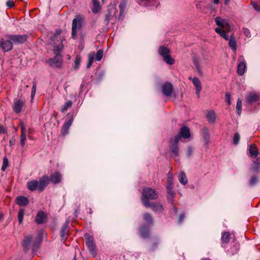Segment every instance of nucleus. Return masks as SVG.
<instances>
[{
    "label": "nucleus",
    "instance_id": "nucleus-1",
    "mask_svg": "<svg viewBox=\"0 0 260 260\" xmlns=\"http://www.w3.org/2000/svg\"><path fill=\"white\" fill-rule=\"evenodd\" d=\"M63 32L61 29L58 28L51 37V44H52L55 56L46 60L50 67L61 69L63 64V56L59 53L63 48V41L65 40L60 35Z\"/></svg>",
    "mask_w": 260,
    "mask_h": 260
},
{
    "label": "nucleus",
    "instance_id": "nucleus-2",
    "mask_svg": "<svg viewBox=\"0 0 260 260\" xmlns=\"http://www.w3.org/2000/svg\"><path fill=\"white\" fill-rule=\"evenodd\" d=\"M191 137L189 128L187 126H183L180 128L179 133L174 137L169 139V148L172 153V156L177 161V157L179 156V142L182 138L184 139H188Z\"/></svg>",
    "mask_w": 260,
    "mask_h": 260
},
{
    "label": "nucleus",
    "instance_id": "nucleus-3",
    "mask_svg": "<svg viewBox=\"0 0 260 260\" xmlns=\"http://www.w3.org/2000/svg\"><path fill=\"white\" fill-rule=\"evenodd\" d=\"M141 201L144 206H148L151 202L150 200H153L157 198L156 191L151 187L144 188L142 192Z\"/></svg>",
    "mask_w": 260,
    "mask_h": 260
},
{
    "label": "nucleus",
    "instance_id": "nucleus-4",
    "mask_svg": "<svg viewBox=\"0 0 260 260\" xmlns=\"http://www.w3.org/2000/svg\"><path fill=\"white\" fill-rule=\"evenodd\" d=\"M84 21V17L82 15L78 14L73 19L72 25L71 38L76 39L77 31L82 29Z\"/></svg>",
    "mask_w": 260,
    "mask_h": 260
},
{
    "label": "nucleus",
    "instance_id": "nucleus-5",
    "mask_svg": "<svg viewBox=\"0 0 260 260\" xmlns=\"http://www.w3.org/2000/svg\"><path fill=\"white\" fill-rule=\"evenodd\" d=\"M173 177L172 174L171 176H168L166 182L167 190V199L168 203L173 204L174 202V198L176 193L173 190Z\"/></svg>",
    "mask_w": 260,
    "mask_h": 260
},
{
    "label": "nucleus",
    "instance_id": "nucleus-6",
    "mask_svg": "<svg viewBox=\"0 0 260 260\" xmlns=\"http://www.w3.org/2000/svg\"><path fill=\"white\" fill-rule=\"evenodd\" d=\"M85 244L88 248L89 251L95 257L97 255V248L94 238L88 233H85L84 236Z\"/></svg>",
    "mask_w": 260,
    "mask_h": 260
},
{
    "label": "nucleus",
    "instance_id": "nucleus-7",
    "mask_svg": "<svg viewBox=\"0 0 260 260\" xmlns=\"http://www.w3.org/2000/svg\"><path fill=\"white\" fill-rule=\"evenodd\" d=\"M5 37L10 40L13 43V45H19L24 44L27 40L28 36L27 34L21 35L8 34L6 35Z\"/></svg>",
    "mask_w": 260,
    "mask_h": 260
},
{
    "label": "nucleus",
    "instance_id": "nucleus-8",
    "mask_svg": "<svg viewBox=\"0 0 260 260\" xmlns=\"http://www.w3.org/2000/svg\"><path fill=\"white\" fill-rule=\"evenodd\" d=\"M254 103L260 104V95L253 92H249L245 97V105L248 107Z\"/></svg>",
    "mask_w": 260,
    "mask_h": 260
},
{
    "label": "nucleus",
    "instance_id": "nucleus-9",
    "mask_svg": "<svg viewBox=\"0 0 260 260\" xmlns=\"http://www.w3.org/2000/svg\"><path fill=\"white\" fill-rule=\"evenodd\" d=\"M67 116L69 117V119L64 122L61 129V133L63 136L67 134L69 129L73 122L74 113L73 112H69Z\"/></svg>",
    "mask_w": 260,
    "mask_h": 260
},
{
    "label": "nucleus",
    "instance_id": "nucleus-10",
    "mask_svg": "<svg viewBox=\"0 0 260 260\" xmlns=\"http://www.w3.org/2000/svg\"><path fill=\"white\" fill-rule=\"evenodd\" d=\"M138 231L141 238L147 239L150 236V226L149 224H142L139 226Z\"/></svg>",
    "mask_w": 260,
    "mask_h": 260
},
{
    "label": "nucleus",
    "instance_id": "nucleus-11",
    "mask_svg": "<svg viewBox=\"0 0 260 260\" xmlns=\"http://www.w3.org/2000/svg\"><path fill=\"white\" fill-rule=\"evenodd\" d=\"M35 221L38 225L46 223L47 221L46 213L43 211H39L36 215Z\"/></svg>",
    "mask_w": 260,
    "mask_h": 260
},
{
    "label": "nucleus",
    "instance_id": "nucleus-12",
    "mask_svg": "<svg viewBox=\"0 0 260 260\" xmlns=\"http://www.w3.org/2000/svg\"><path fill=\"white\" fill-rule=\"evenodd\" d=\"M13 45L12 41L8 39L5 40L2 38L0 40V48L3 50V52H6L13 49Z\"/></svg>",
    "mask_w": 260,
    "mask_h": 260
},
{
    "label": "nucleus",
    "instance_id": "nucleus-13",
    "mask_svg": "<svg viewBox=\"0 0 260 260\" xmlns=\"http://www.w3.org/2000/svg\"><path fill=\"white\" fill-rule=\"evenodd\" d=\"M162 93L166 96H170L172 95L173 91V86L169 82H165L161 86Z\"/></svg>",
    "mask_w": 260,
    "mask_h": 260
},
{
    "label": "nucleus",
    "instance_id": "nucleus-14",
    "mask_svg": "<svg viewBox=\"0 0 260 260\" xmlns=\"http://www.w3.org/2000/svg\"><path fill=\"white\" fill-rule=\"evenodd\" d=\"M117 10L115 8H109L104 16V23L108 25L109 22L116 15Z\"/></svg>",
    "mask_w": 260,
    "mask_h": 260
},
{
    "label": "nucleus",
    "instance_id": "nucleus-15",
    "mask_svg": "<svg viewBox=\"0 0 260 260\" xmlns=\"http://www.w3.org/2000/svg\"><path fill=\"white\" fill-rule=\"evenodd\" d=\"M39 191L43 192L49 183V178L46 175H43L39 179Z\"/></svg>",
    "mask_w": 260,
    "mask_h": 260
},
{
    "label": "nucleus",
    "instance_id": "nucleus-16",
    "mask_svg": "<svg viewBox=\"0 0 260 260\" xmlns=\"http://www.w3.org/2000/svg\"><path fill=\"white\" fill-rule=\"evenodd\" d=\"M25 104V100L22 99L14 100L12 106L13 110L17 114L20 113Z\"/></svg>",
    "mask_w": 260,
    "mask_h": 260
},
{
    "label": "nucleus",
    "instance_id": "nucleus-17",
    "mask_svg": "<svg viewBox=\"0 0 260 260\" xmlns=\"http://www.w3.org/2000/svg\"><path fill=\"white\" fill-rule=\"evenodd\" d=\"M69 221H66L61 228L60 236L61 240L65 241L67 239L68 236L69 235Z\"/></svg>",
    "mask_w": 260,
    "mask_h": 260
},
{
    "label": "nucleus",
    "instance_id": "nucleus-18",
    "mask_svg": "<svg viewBox=\"0 0 260 260\" xmlns=\"http://www.w3.org/2000/svg\"><path fill=\"white\" fill-rule=\"evenodd\" d=\"M32 239L33 236L31 235L24 236L22 241V246L24 251L27 252L29 249L30 244L32 242Z\"/></svg>",
    "mask_w": 260,
    "mask_h": 260
},
{
    "label": "nucleus",
    "instance_id": "nucleus-19",
    "mask_svg": "<svg viewBox=\"0 0 260 260\" xmlns=\"http://www.w3.org/2000/svg\"><path fill=\"white\" fill-rule=\"evenodd\" d=\"M146 208H151L152 211L154 212L162 213L164 210L163 206L159 203L150 202L148 206H145Z\"/></svg>",
    "mask_w": 260,
    "mask_h": 260
},
{
    "label": "nucleus",
    "instance_id": "nucleus-20",
    "mask_svg": "<svg viewBox=\"0 0 260 260\" xmlns=\"http://www.w3.org/2000/svg\"><path fill=\"white\" fill-rule=\"evenodd\" d=\"M21 129V134L20 135V145L22 147H24L26 139V127L23 121H21L19 123Z\"/></svg>",
    "mask_w": 260,
    "mask_h": 260
},
{
    "label": "nucleus",
    "instance_id": "nucleus-21",
    "mask_svg": "<svg viewBox=\"0 0 260 260\" xmlns=\"http://www.w3.org/2000/svg\"><path fill=\"white\" fill-rule=\"evenodd\" d=\"M61 174L58 172H56L50 175L49 177V181H51L53 184H56L61 182Z\"/></svg>",
    "mask_w": 260,
    "mask_h": 260
},
{
    "label": "nucleus",
    "instance_id": "nucleus-22",
    "mask_svg": "<svg viewBox=\"0 0 260 260\" xmlns=\"http://www.w3.org/2000/svg\"><path fill=\"white\" fill-rule=\"evenodd\" d=\"M240 245L239 243H236L231 246L230 248L227 250V254L230 256H233L238 253L240 250Z\"/></svg>",
    "mask_w": 260,
    "mask_h": 260
},
{
    "label": "nucleus",
    "instance_id": "nucleus-23",
    "mask_svg": "<svg viewBox=\"0 0 260 260\" xmlns=\"http://www.w3.org/2000/svg\"><path fill=\"white\" fill-rule=\"evenodd\" d=\"M27 188L31 191H34L38 189L39 190V182L37 180H32L27 182Z\"/></svg>",
    "mask_w": 260,
    "mask_h": 260
},
{
    "label": "nucleus",
    "instance_id": "nucleus-24",
    "mask_svg": "<svg viewBox=\"0 0 260 260\" xmlns=\"http://www.w3.org/2000/svg\"><path fill=\"white\" fill-rule=\"evenodd\" d=\"M192 83L196 87V92L198 98L200 96V92L202 90L201 83L199 79L197 77H194L192 79Z\"/></svg>",
    "mask_w": 260,
    "mask_h": 260
},
{
    "label": "nucleus",
    "instance_id": "nucleus-25",
    "mask_svg": "<svg viewBox=\"0 0 260 260\" xmlns=\"http://www.w3.org/2000/svg\"><path fill=\"white\" fill-rule=\"evenodd\" d=\"M16 203L20 206H26L29 204V201L26 197L20 196L16 198Z\"/></svg>",
    "mask_w": 260,
    "mask_h": 260
},
{
    "label": "nucleus",
    "instance_id": "nucleus-26",
    "mask_svg": "<svg viewBox=\"0 0 260 260\" xmlns=\"http://www.w3.org/2000/svg\"><path fill=\"white\" fill-rule=\"evenodd\" d=\"M202 138L206 145H208L210 141V135L208 128L207 127H204L202 131Z\"/></svg>",
    "mask_w": 260,
    "mask_h": 260
},
{
    "label": "nucleus",
    "instance_id": "nucleus-27",
    "mask_svg": "<svg viewBox=\"0 0 260 260\" xmlns=\"http://www.w3.org/2000/svg\"><path fill=\"white\" fill-rule=\"evenodd\" d=\"M158 54L160 55L164 59L165 58V56H167L170 54L171 50L168 47H165L164 46H160L158 49Z\"/></svg>",
    "mask_w": 260,
    "mask_h": 260
},
{
    "label": "nucleus",
    "instance_id": "nucleus-28",
    "mask_svg": "<svg viewBox=\"0 0 260 260\" xmlns=\"http://www.w3.org/2000/svg\"><path fill=\"white\" fill-rule=\"evenodd\" d=\"M229 46L234 52L237 50V42L234 34H232L229 38Z\"/></svg>",
    "mask_w": 260,
    "mask_h": 260
},
{
    "label": "nucleus",
    "instance_id": "nucleus-29",
    "mask_svg": "<svg viewBox=\"0 0 260 260\" xmlns=\"http://www.w3.org/2000/svg\"><path fill=\"white\" fill-rule=\"evenodd\" d=\"M249 154L252 158H255L258 154L257 147L255 145H251L248 149Z\"/></svg>",
    "mask_w": 260,
    "mask_h": 260
},
{
    "label": "nucleus",
    "instance_id": "nucleus-30",
    "mask_svg": "<svg viewBox=\"0 0 260 260\" xmlns=\"http://www.w3.org/2000/svg\"><path fill=\"white\" fill-rule=\"evenodd\" d=\"M206 118L209 123H213L216 120V115L214 111H208L206 114Z\"/></svg>",
    "mask_w": 260,
    "mask_h": 260
},
{
    "label": "nucleus",
    "instance_id": "nucleus-31",
    "mask_svg": "<svg viewBox=\"0 0 260 260\" xmlns=\"http://www.w3.org/2000/svg\"><path fill=\"white\" fill-rule=\"evenodd\" d=\"M143 220L146 222V223L143 224H149L151 226L153 224V220L152 217L149 213H146L143 215Z\"/></svg>",
    "mask_w": 260,
    "mask_h": 260
},
{
    "label": "nucleus",
    "instance_id": "nucleus-32",
    "mask_svg": "<svg viewBox=\"0 0 260 260\" xmlns=\"http://www.w3.org/2000/svg\"><path fill=\"white\" fill-rule=\"evenodd\" d=\"M92 2L93 4V7L91 9L92 12L96 14L101 10L102 8L98 0H92Z\"/></svg>",
    "mask_w": 260,
    "mask_h": 260
},
{
    "label": "nucleus",
    "instance_id": "nucleus-33",
    "mask_svg": "<svg viewBox=\"0 0 260 260\" xmlns=\"http://www.w3.org/2000/svg\"><path fill=\"white\" fill-rule=\"evenodd\" d=\"M246 68V64L244 62H240L238 65L237 73L239 76L244 75Z\"/></svg>",
    "mask_w": 260,
    "mask_h": 260
},
{
    "label": "nucleus",
    "instance_id": "nucleus-34",
    "mask_svg": "<svg viewBox=\"0 0 260 260\" xmlns=\"http://www.w3.org/2000/svg\"><path fill=\"white\" fill-rule=\"evenodd\" d=\"M230 241V234L229 232H224L222 233L221 241L222 244H228Z\"/></svg>",
    "mask_w": 260,
    "mask_h": 260
},
{
    "label": "nucleus",
    "instance_id": "nucleus-35",
    "mask_svg": "<svg viewBox=\"0 0 260 260\" xmlns=\"http://www.w3.org/2000/svg\"><path fill=\"white\" fill-rule=\"evenodd\" d=\"M215 31L221 37H222L225 40H229V36L224 30L222 29L219 27H216L215 29Z\"/></svg>",
    "mask_w": 260,
    "mask_h": 260
},
{
    "label": "nucleus",
    "instance_id": "nucleus-36",
    "mask_svg": "<svg viewBox=\"0 0 260 260\" xmlns=\"http://www.w3.org/2000/svg\"><path fill=\"white\" fill-rule=\"evenodd\" d=\"M178 180L180 183L183 185L187 184V179L186 174L184 172H181L179 174Z\"/></svg>",
    "mask_w": 260,
    "mask_h": 260
},
{
    "label": "nucleus",
    "instance_id": "nucleus-37",
    "mask_svg": "<svg viewBox=\"0 0 260 260\" xmlns=\"http://www.w3.org/2000/svg\"><path fill=\"white\" fill-rule=\"evenodd\" d=\"M81 62V57L80 55H77L76 56L74 64L73 66L74 70L75 71L78 70L79 69L80 65Z\"/></svg>",
    "mask_w": 260,
    "mask_h": 260
},
{
    "label": "nucleus",
    "instance_id": "nucleus-38",
    "mask_svg": "<svg viewBox=\"0 0 260 260\" xmlns=\"http://www.w3.org/2000/svg\"><path fill=\"white\" fill-rule=\"evenodd\" d=\"M259 177L257 175H252L249 180V184L250 186H255L259 181Z\"/></svg>",
    "mask_w": 260,
    "mask_h": 260
},
{
    "label": "nucleus",
    "instance_id": "nucleus-39",
    "mask_svg": "<svg viewBox=\"0 0 260 260\" xmlns=\"http://www.w3.org/2000/svg\"><path fill=\"white\" fill-rule=\"evenodd\" d=\"M126 8V4L125 2L123 1L121 2L119 5V8L120 10L119 14V19L122 18Z\"/></svg>",
    "mask_w": 260,
    "mask_h": 260
},
{
    "label": "nucleus",
    "instance_id": "nucleus-40",
    "mask_svg": "<svg viewBox=\"0 0 260 260\" xmlns=\"http://www.w3.org/2000/svg\"><path fill=\"white\" fill-rule=\"evenodd\" d=\"M215 21L217 25L222 27H225V19L221 18L220 17H216L215 18Z\"/></svg>",
    "mask_w": 260,
    "mask_h": 260
},
{
    "label": "nucleus",
    "instance_id": "nucleus-41",
    "mask_svg": "<svg viewBox=\"0 0 260 260\" xmlns=\"http://www.w3.org/2000/svg\"><path fill=\"white\" fill-rule=\"evenodd\" d=\"M95 54L94 52L90 53L88 55V61L86 64L87 68H90L93 63L94 59Z\"/></svg>",
    "mask_w": 260,
    "mask_h": 260
},
{
    "label": "nucleus",
    "instance_id": "nucleus-42",
    "mask_svg": "<svg viewBox=\"0 0 260 260\" xmlns=\"http://www.w3.org/2000/svg\"><path fill=\"white\" fill-rule=\"evenodd\" d=\"M72 105L73 102L70 100L64 103L62 108L60 109V112H64L65 111H67L69 108L72 106Z\"/></svg>",
    "mask_w": 260,
    "mask_h": 260
},
{
    "label": "nucleus",
    "instance_id": "nucleus-43",
    "mask_svg": "<svg viewBox=\"0 0 260 260\" xmlns=\"http://www.w3.org/2000/svg\"><path fill=\"white\" fill-rule=\"evenodd\" d=\"M250 170L252 173H259L260 172V165L256 163H253L250 168Z\"/></svg>",
    "mask_w": 260,
    "mask_h": 260
},
{
    "label": "nucleus",
    "instance_id": "nucleus-44",
    "mask_svg": "<svg viewBox=\"0 0 260 260\" xmlns=\"http://www.w3.org/2000/svg\"><path fill=\"white\" fill-rule=\"evenodd\" d=\"M163 59L166 63L169 65H172L175 63V60L171 56L170 54L167 56H165V58H164Z\"/></svg>",
    "mask_w": 260,
    "mask_h": 260
},
{
    "label": "nucleus",
    "instance_id": "nucleus-45",
    "mask_svg": "<svg viewBox=\"0 0 260 260\" xmlns=\"http://www.w3.org/2000/svg\"><path fill=\"white\" fill-rule=\"evenodd\" d=\"M24 214V209L20 208L18 213V221L19 224H21L23 220V215Z\"/></svg>",
    "mask_w": 260,
    "mask_h": 260
},
{
    "label": "nucleus",
    "instance_id": "nucleus-46",
    "mask_svg": "<svg viewBox=\"0 0 260 260\" xmlns=\"http://www.w3.org/2000/svg\"><path fill=\"white\" fill-rule=\"evenodd\" d=\"M196 8L198 11L202 13H206L205 12L206 7L203 5V2L200 1L196 4Z\"/></svg>",
    "mask_w": 260,
    "mask_h": 260
},
{
    "label": "nucleus",
    "instance_id": "nucleus-47",
    "mask_svg": "<svg viewBox=\"0 0 260 260\" xmlns=\"http://www.w3.org/2000/svg\"><path fill=\"white\" fill-rule=\"evenodd\" d=\"M242 100L240 99H238L237 102L236 104V110L238 114L240 116L242 112Z\"/></svg>",
    "mask_w": 260,
    "mask_h": 260
},
{
    "label": "nucleus",
    "instance_id": "nucleus-48",
    "mask_svg": "<svg viewBox=\"0 0 260 260\" xmlns=\"http://www.w3.org/2000/svg\"><path fill=\"white\" fill-rule=\"evenodd\" d=\"M41 242L37 240H35L32 243V249L34 252L37 251L39 248Z\"/></svg>",
    "mask_w": 260,
    "mask_h": 260
},
{
    "label": "nucleus",
    "instance_id": "nucleus-49",
    "mask_svg": "<svg viewBox=\"0 0 260 260\" xmlns=\"http://www.w3.org/2000/svg\"><path fill=\"white\" fill-rule=\"evenodd\" d=\"M240 136L238 133H236L234 134L233 140V143L235 145H237L240 141Z\"/></svg>",
    "mask_w": 260,
    "mask_h": 260
},
{
    "label": "nucleus",
    "instance_id": "nucleus-50",
    "mask_svg": "<svg viewBox=\"0 0 260 260\" xmlns=\"http://www.w3.org/2000/svg\"><path fill=\"white\" fill-rule=\"evenodd\" d=\"M8 165H9L8 159L7 158V157L5 156L3 158V165H2V168H1L2 171L4 172L6 170V168L8 167Z\"/></svg>",
    "mask_w": 260,
    "mask_h": 260
},
{
    "label": "nucleus",
    "instance_id": "nucleus-51",
    "mask_svg": "<svg viewBox=\"0 0 260 260\" xmlns=\"http://www.w3.org/2000/svg\"><path fill=\"white\" fill-rule=\"evenodd\" d=\"M105 75V72L103 71H100L98 74L97 75V76L95 78V82L96 83H99L102 79H103V77Z\"/></svg>",
    "mask_w": 260,
    "mask_h": 260
},
{
    "label": "nucleus",
    "instance_id": "nucleus-52",
    "mask_svg": "<svg viewBox=\"0 0 260 260\" xmlns=\"http://www.w3.org/2000/svg\"><path fill=\"white\" fill-rule=\"evenodd\" d=\"M103 56V50L100 49L98 51L96 54L95 60L100 61Z\"/></svg>",
    "mask_w": 260,
    "mask_h": 260
},
{
    "label": "nucleus",
    "instance_id": "nucleus-53",
    "mask_svg": "<svg viewBox=\"0 0 260 260\" xmlns=\"http://www.w3.org/2000/svg\"><path fill=\"white\" fill-rule=\"evenodd\" d=\"M158 244H159L158 240L157 239V240H155L153 243H152V244L150 246V250L152 251L155 250L158 247Z\"/></svg>",
    "mask_w": 260,
    "mask_h": 260
},
{
    "label": "nucleus",
    "instance_id": "nucleus-54",
    "mask_svg": "<svg viewBox=\"0 0 260 260\" xmlns=\"http://www.w3.org/2000/svg\"><path fill=\"white\" fill-rule=\"evenodd\" d=\"M36 88L37 85L36 83L35 82H34L32 88H31V101L33 100L34 96L36 94Z\"/></svg>",
    "mask_w": 260,
    "mask_h": 260
},
{
    "label": "nucleus",
    "instance_id": "nucleus-55",
    "mask_svg": "<svg viewBox=\"0 0 260 260\" xmlns=\"http://www.w3.org/2000/svg\"><path fill=\"white\" fill-rule=\"evenodd\" d=\"M185 217V213L184 212L181 213L178 217V218L177 220V223L178 224L181 223L183 221Z\"/></svg>",
    "mask_w": 260,
    "mask_h": 260
},
{
    "label": "nucleus",
    "instance_id": "nucleus-56",
    "mask_svg": "<svg viewBox=\"0 0 260 260\" xmlns=\"http://www.w3.org/2000/svg\"><path fill=\"white\" fill-rule=\"evenodd\" d=\"M231 95L230 92H226L225 94V100L228 103L229 105H230L231 104Z\"/></svg>",
    "mask_w": 260,
    "mask_h": 260
},
{
    "label": "nucleus",
    "instance_id": "nucleus-57",
    "mask_svg": "<svg viewBox=\"0 0 260 260\" xmlns=\"http://www.w3.org/2000/svg\"><path fill=\"white\" fill-rule=\"evenodd\" d=\"M253 8L257 12H260V5L255 2H252L251 3Z\"/></svg>",
    "mask_w": 260,
    "mask_h": 260
},
{
    "label": "nucleus",
    "instance_id": "nucleus-58",
    "mask_svg": "<svg viewBox=\"0 0 260 260\" xmlns=\"http://www.w3.org/2000/svg\"><path fill=\"white\" fill-rule=\"evenodd\" d=\"M15 3L12 0H8L6 2V6L9 8H12L14 7Z\"/></svg>",
    "mask_w": 260,
    "mask_h": 260
},
{
    "label": "nucleus",
    "instance_id": "nucleus-59",
    "mask_svg": "<svg viewBox=\"0 0 260 260\" xmlns=\"http://www.w3.org/2000/svg\"><path fill=\"white\" fill-rule=\"evenodd\" d=\"M193 149L192 146H189L186 149V154L188 156H190L192 153Z\"/></svg>",
    "mask_w": 260,
    "mask_h": 260
},
{
    "label": "nucleus",
    "instance_id": "nucleus-60",
    "mask_svg": "<svg viewBox=\"0 0 260 260\" xmlns=\"http://www.w3.org/2000/svg\"><path fill=\"white\" fill-rule=\"evenodd\" d=\"M15 142H16L15 138V137L13 136L9 140L10 146L11 147H13L15 145Z\"/></svg>",
    "mask_w": 260,
    "mask_h": 260
},
{
    "label": "nucleus",
    "instance_id": "nucleus-61",
    "mask_svg": "<svg viewBox=\"0 0 260 260\" xmlns=\"http://www.w3.org/2000/svg\"><path fill=\"white\" fill-rule=\"evenodd\" d=\"M42 243L43 241V235L41 233H38L37 238L35 239Z\"/></svg>",
    "mask_w": 260,
    "mask_h": 260
},
{
    "label": "nucleus",
    "instance_id": "nucleus-62",
    "mask_svg": "<svg viewBox=\"0 0 260 260\" xmlns=\"http://www.w3.org/2000/svg\"><path fill=\"white\" fill-rule=\"evenodd\" d=\"M7 129L4 128L3 126L0 125V134L7 133Z\"/></svg>",
    "mask_w": 260,
    "mask_h": 260
},
{
    "label": "nucleus",
    "instance_id": "nucleus-63",
    "mask_svg": "<svg viewBox=\"0 0 260 260\" xmlns=\"http://www.w3.org/2000/svg\"><path fill=\"white\" fill-rule=\"evenodd\" d=\"M212 7H213V4L212 3H210V4H208L207 6L206 7V9H212Z\"/></svg>",
    "mask_w": 260,
    "mask_h": 260
},
{
    "label": "nucleus",
    "instance_id": "nucleus-64",
    "mask_svg": "<svg viewBox=\"0 0 260 260\" xmlns=\"http://www.w3.org/2000/svg\"><path fill=\"white\" fill-rule=\"evenodd\" d=\"M253 163H256L257 164H259L260 165V158L259 157H256V160L253 161Z\"/></svg>",
    "mask_w": 260,
    "mask_h": 260
}]
</instances>
